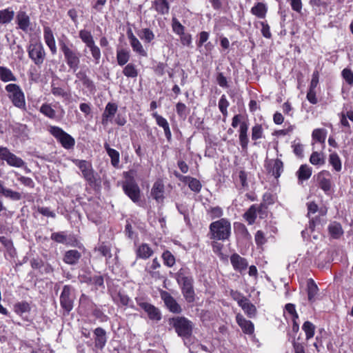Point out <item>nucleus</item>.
Returning a JSON list of instances; mask_svg holds the SVG:
<instances>
[{
    "instance_id": "60",
    "label": "nucleus",
    "mask_w": 353,
    "mask_h": 353,
    "mask_svg": "<svg viewBox=\"0 0 353 353\" xmlns=\"http://www.w3.org/2000/svg\"><path fill=\"white\" fill-rule=\"evenodd\" d=\"M263 137V128L261 125L256 124L252 129V139L257 140Z\"/></svg>"
},
{
    "instance_id": "33",
    "label": "nucleus",
    "mask_w": 353,
    "mask_h": 353,
    "mask_svg": "<svg viewBox=\"0 0 353 353\" xmlns=\"http://www.w3.org/2000/svg\"><path fill=\"white\" fill-rule=\"evenodd\" d=\"M267 11V6L261 2H258L251 9L252 14L259 19H264L266 16Z\"/></svg>"
},
{
    "instance_id": "29",
    "label": "nucleus",
    "mask_w": 353,
    "mask_h": 353,
    "mask_svg": "<svg viewBox=\"0 0 353 353\" xmlns=\"http://www.w3.org/2000/svg\"><path fill=\"white\" fill-rule=\"evenodd\" d=\"M0 80L2 82L7 83L17 81V78L10 68L6 66H0Z\"/></svg>"
},
{
    "instance_id": "26",
    "label": "nucleus",
    "mask_w": 353,
    "mask_h": 353,
    "mask_svg": "<svg viewBox=\"0 0 353 353\" xmlns=\"http://www.w3.org/2000/svg\"><path fill=\"white\" fill-rule=\"evenodd\" d=\"M175 176L178 177L180 180L188 182L189 188L191 190L199 192L201 189V184L199 180L194 178H192L190 176H183L179 174L176 173Z\"/></svg>"
},
{
    "instance_id": "36",
    "label": "nucleus",
    "mask_w": 353,
    "mask_h": 353,
    "mask_svg": "<svg viewBox=\"0 0 353 353\" xmlns=\"http://www.w3.org/2000/svg\"><path fill=\"white\" fill-rule=\"evenodd\" d=\"M104 148L108 154V156L111 159V164L113 167L117 168L119 163V153L114 149H112L110 147L109 144L105 143L104 144Z\"/></svg>"
},
{
    "instance_id": "55",
    "label": "nucleus",
    "mask_w": 353,
    "mask_h": 353,
    "mask_svg": "<svg viewBox=\"0 0 353 353\" xmlns=\"http://www.w3.org/2000/svg\"><path fill=\"white\" fill-rule=\"evenodd\" d=\"M114 301L117 303H120L122 305L127 306L129 304V302L130 301V298L128 295L119 292L114 297Z\"/></svg>"
},
{
    "instance_id": "63",
    "label": "nucleus",
    "mask_w": 353,
    "mask_h": 353,
    "mask_svg": "<svg viewBox=\"0 0 353 353\" xmlns=\"http://www.w3.org/2000/svg\"><path fill=\"white\" fill-rule=\"evenodd\" d=\"M259 23L261 26V31L262 35L267 39H270L272 34L270 32V26L268 23L266 21H261Z\"/></svg>"
},
{
    "instance_id": "22",
    "label": "nucleus",
    "mask_w": 353,
    "mask_h": 353,
    "mask_svg": "<svg viewBox=\"0 0 353 353\" xmlns=\"http://www.w3.org/2000/svg\"><path fill=\"white\" fill-rule=\"evenodd\" d=\"M164 185L163 182L160 180L157 181L151 190V194L154 199L156 200L157 202L161 203L163 202L164 199Z\"/></svg>"
},
{
    "instance_id": "23",
    "label": "nucleus",
    "mask_w": 353,
    "mask_h": 353,
    "mask_svg": "<svg viewBox=\"0 0 353 353\" xmlns=\"http://www.w3.org/2000/svg\"><path fill=\"white\" fill-rule=\"evenodd\" d=\"M327 230L330 238L334 239H340L344 233L341 224L337 221L330 222Z\"/></svg>"
},
{
    "instance_id": "37",
    "label": "nucleus",
    "mask_w": 353,
    "mask_h": 353,
    "mask_svg": "<svg viewBox=\"0 0 353 353\" xmlns=\"http://www.w3.org/2000/svg\"><path fill=\"white\" fill-rule=\"evenodd\" d=\"M50 239L58 243L65 245H69L71 242L70 238L67 236L65 232H53L50 236Z\"/></svg>"
},
{
    "instance_id": "30",
    "label": "nucleus",
    "mask_w": 353,
    "mask_h": 353,
    "mask_svg": "<svg viewBox=\"0 0 353 353\" xmlns=\"http://www.w3.org/2000/svg\"><path fill=\"white\" fill-rule=\"evenodd\" d=\"M312 168L306 164L301 165L297 170L296 174L298 177L299 181L302 182L309 179L312 175Z\"/></svg>"
},
{
    "instance_id": "59",
    "label": "nucleus",
    "mask_w": 353,
    "mask_h": 353,
    "mask_svg": "<svg viewBox=\"0 0 353 353\" xmlns=\"http://www.w3.org/2000/svg\"><path fill=\"white\" fill-rule=\"evenodd\" d=\"M341 74L343 79L347 82V83H348L350 85H353V72L350 69H343L341 72Z\"/></svg>"
},
{
    "instance_id": "41",
    "label": "nucleus",
    "mask_w": 353,
    "mask_h": 353,
    "mask_svg": "<svg viewBox=\"0 0 353 353\" xmlns=\"http://www.w3.org/2000/svg\"><path fill=\"white\" fill-rule=\"evenodd\" d=\"M315 328V325L310 321H307L303 323L302 329L305 334L306 340L308 341L314 336Z\"/></svg>"
},
{
    "instance_id": "40",
    "label": "nucleus",
    "mask_w": 353,
    "mask_h": 353,
    "mask_svg": "<svg viewBox=\"0 0 353 353\" xmlns=\"http://www.w3.org/2000/svg\"><path fill=\"white\" fill-rule=\"evenodd\" d=\"M39 112L51 119H54L57 117L55 110L52 108L51 105L48 103L42 104L40 107Z\"/></svg>"
},
{
    "instance_id": "42",
    "label": "nucleus",
    "mask_w": 353,
    "mask_h": 353,
    "mask_svg": "<svg viewBox=\"0 0 353 353\" xmlns=\"http://www.w3.org/2000/svg\"><path fill=\"white\" fill-rule=\"evenodd\" d=\"M0 243L5 247L10 256L13 257L15 255V249L11 239L6 236H0Z\"/></svg>"
},
{
    "instance_id": "51",
    "label": "nucleus",
    "mask_w": 353,
    "mask_h": 353,
    "mask_svg": "<svg viewBox=\"0 0 353 353\" xmlns=\"http://www.w3.org/2000/svg\"><path fill=\"white\" fill-rule=\"evenodd\" d=\"M310 162L312 165H323L325 163L323 154L318 152H314L310 156Z\"/></svg>"
},
{
    "instance_id": "19",
    "label": "nucleus",
    "mask_w": 353,
    "mask_h": 353,
    "mask_svg": "<svg viewBox=\"0 0 353 353\" xmlns=\"http://www.w3.org/2000/svg\"><path fill=\"white\" fill-rule=\"evenodd\" d=\"M230 262L234 270L242 272L248 266L247 260L238 254H233L230 256Z\"/></svg>"
},
{
    "instance_id": "56",
    "label": "nucleus",
    "mask_w": 353,
    "mask_h": 353,
    "mask_svg": "<svg viewBox=\"0 0 353 353\" xmlns=\"http://www.w3.org/2000/svg\"><path fill=\"white\" fill-rule=\"evenodd\" d=\"M3 196L13 201H19L21 199V194L20 192L14 191L9 188L6 189Z\"/></svg>"
},
{
    "instance_id": "45",
    "label": "nucleus",
    "mask_w": 353,
    "mask_h": 353,
    "mask_svg": "<svg viewBox=\"0 0 353 353\" xmlns=\"http://www.w3.org/2000/svg\"><path fill=\"white\" fill-rule=\"evenodd\" d=\"M181 292L188 303H193L195 301V292L193 286L182 288Z\"/></svg>"
},
{
    "instance_id": "28",
    "label": "nucleus",
    "mask_w": 353,
    "mask_h": 353,
    "mask_svg": "<svg viewBox=\"0 0 353 353\" xmlns=\"http://www.w3.org/2000/svg\"><path fill=\"white\" fill-rule=\"evenodd\" d=\"M248 124L247 122L243 121L240 124L239 128V141L243 149H246L248 144Z\"/></svg>"
},
{
    "instance_id": "44",
    "label": "nucleus",
    "mask_w": 353,
    "mask_h": 353,
    "mask_svg": "<svg viewBox=\"0 0 353 353\" xmlns=\"http://www.w3.org/2000/svg\"><path fill=\"white\" fill-rule=\"evenodd\" d=\"M79 35V38L85 44L87 47L95 43L91 32L86 30H80Z\"/></svg>"
},
{
    "instance_id": "53",
    "label": "nucleus",
    "mask_w": 353,
    "mask_h": 353,
    "mask_svg": "<svg viewBox=\"0 0 353 353\" xmlns=\"http://www.w3.org/2000/svg\"><path fill=\"white\" fill-rule=\"evenodd\" d=\"M172 28L173 32L178 35L183 34L185 32V27L176 17L172 19Z\"/></svg>"
},
{
    "instance_id": "39",
    "label": "nucleus",
    "mask_w": 353,
    "mask_h": 353,
    "mask_svg": "<svg viewBox=\"0 0 353 353\" xmlns=\"http://www.w3.org/2000/svg\"><path fill=\"white\" fill-rule=\"evenodd\" d=\"M14 16V12L10 8L0 10V23L5 24L10 23Z\"/></svg>"
},
{
    "instance_id": "58",
    "label": "nucleus",
    "mask_w": 353,
    "mask_h": 353,
    "mask_svg": "<svg viewBox=\"0 0 353 353\" xmlns=\"http://www.w3.org/2000/svg\"><path fill=\"white\" fill-rule=\"evenodd\" d=\"M161 265L157 258L152 260V264L149 268H146L147 272L152 276L154 277L159 275V272H154L156 269L160 268Z\"/></svg>"
},
{
    "instance_id": "10",
    "label": "nucleus",
    "mask_w": 353,
    "mask_h": 353,
    "mask_svg": "<svg viewBox=\"0 0 353 353\" xmlns=\"http://www.w3.org/2000/svg\"><path fill=\"white\" fill-rule=\"evenodd\" d=\"M74 296L72 286L65 285L60 295V304L61 307L69 313L73 308Z\"/></svg>"
},
{
    "instance_id": "31",
    "label": "nucleus",
    "mask_w": 353,
    "mask_h": 353,
    "mask_svg": "<svg viewBox=\"0 0 353 353\" xmlns=\"http://www.w3.org/2000/svg\"><path fill=\"white\" fill-rule=\"evenodd\" d=\"M152 7L161 14H168L170 10L169 3L167 0H154Z\"/></svg>"
},
{
    "instance_id": "2",
    "label": "nucleus",
    "mask_w": 353,
    "mask_h": 353,
    "mask_svg": "<svg viewBox=\"0 0 353 353\" xmlns=\"http://www.w3.org/2000/svg\"><path fill=\"white\" fill-rule=\"evenodd\" d=\"M209 229L211 239L225 241L231 235V224L227 219L222 218L211 223Z\"/></svg>"
},
{
    "instance_id": "6",
    "label": "nucleus",
    "mask_w": 353,
    "mask_h": 353,
    "mask_svg": "<svg viewBox=\"0 0 353 353\" xmlns=\"http://www.w3.org/2000/svg\"><path fill=\"white\" fill-rule=\"evenodd\" d=\"M49 132L65 149L70 150L74 148L75 145L74 139L62 128L57 126H50Z\"/></svg>"
},
{
    "instance_id": "7",
    "label": "nucleus",
    "mask_w": 353,
    "mask_h": 353,
    "mask_svg": "<svg viewBox=\"0 0 353 353\" xmlns=\"http://www.w3.org/2000/svg\"><path fill=\"white\" fill-rule=\"evenodd\" d=\"M130 172L125 173L127 179L123 183V190L133 202L137 203L140 200V188L133 176H130Z\"/></svg>"
},
{
    "instance_id": "14",
    "label": "nucleus",
    "mask_w": 353,
    "mask_h": 353,
    "mask_svg": "<svg viewBox=\"0 0 353 353\" xmlns=\"http://www.w3.org/2000/svg\"><path fill=\"white\" fill-rule=\"evenodd\" d=\"M234 299L237 300L239 305L250 317H254L256 312V307L251 303L248 299L237 294L236 296H234Z\"/></svg>"
},
{
    "instance_id": "12",
    "label": "nucleus",
    "mask_w": 353,
    "mask_h": 353,
    "mask_svg": "<svg viewBox=\"0 0 353 353\" xmlns=\"http://www.w3.org/2000/svg\"><path fill=\"white\" fill-rule=\"evenodd\" d=\"M318 186L326 194H329L332 188V176L329 171L323 170L316 176Z\"/></svg>"
},
{
    "instance_id": "16",
    "label": "nucleus",
    "mask_w": 353,
    "mask_h": 353,
    "mask_svg": "<svg viewBox=\"0 0 353 353\" xmlns=\"http://www.w3.org/2000/svg\"><path fill=\"white\" fill-rule=\"evenodd\" d=\"M117 110L118 106L116 103L109 102L106 104L101 117V123L103 125H106L109 121H112Z\"/></svg>"
},
{
    "instance_id": "48",
    "label": "nucleus",
    "mask_w": 353,
    "mask_h": 353,
    "mask_svg": "<svg viewBox=\"0 0 353 353\" xmlns=\"http://www.w3.org/2000/svg\"><path fill=\"white\" fill-rule=\"evenodd\" d=\"M219 109L222 114L226 117L228 116V108L230 105V103L228 101L225 94H223L219 101Z\"/></svg>"
},
{
    "instance_id": "18",
    "label": "nucleus",
    "mask_w": 353,
    "mask_h": 353,
    "mask_svg": "<svg viewBox=\"0 0 353 353\" xmlns=\"http://www.w3.org/2000/svg\"><path fill=\"white\" fill-rule=\"evenodd\" d=\"M43 39L52 54H56L57 52V48L55 39L51 28L48 26H45L43 28Z\"/></svg>"
},
{
    "instance_id": "13",
    "label": "nucleus",
    "mask_w": 353,
    "mask_h": 353,
    "mask_svg": "<svg viewBox=\"0 0 353 353\" xmlns=\"http://www.w3.org/2000/svg\"><path fill=\"white\" fill-rule=\"evenodd\" d=\"M161 298L163 301L168 309L173 313L179 314L182 309L176 301L166 291L161 292Z\"/></svg>"
},
{
    "instance_id": "43",
    "label": "nucleus",
    "mask_w": 353,
    "mask_h": 353,
    "mask_svg": "<svg viewBox=\"0 0 353 353\" xmlns=\"http://www.w3.org/2000/svg\"><path fill=\"white\" fill-rule=\"evenodd\" d=\"M123 74L128 78H136L138 76V70L134 63H128L123 70Z\"/></svg>"
},
{
    "instance_id": "9",
    "label": "nucleus",
    "mask_w": 353,
    "mask_h": 353,
    "mask_svg": "<svg viewBox=\"0 0 353 353\" xmlns=\"http://www.w3.org/2000/svg\"><path fill=\"white\" fill-rule=\"evenodd\" d=\"M28 52L30 59L32 60L34 64L40 65L43 63L46 52L41 43H30L28 47Z\"/></svg>"
},
{
    "instance_id": "61",
    "label": "nucleus",
    "mask_w": 353,
    "mask_h": 353,
    "mask_svg": "<svg viewBox=\"0 0 353 353\" xmlns=\"http://www.w3.org/2000/svg\"><path fill=\"white\" fill-rule=\"evenodd\" d=\"M177 283L181 285V288L191 287L193 286L194 279L192 275H191L183 279L182 278L181 279L177 281Z\"/></svg>"
},
{
    "instance_id": "64",
    "label": "nucleus",
    "mask_w": 353,
    "mask_h": 353,
    "mask_svg": "<svg viewBox=\"0 0 353 353\" xmlns=\"http://www.w3.org/2000/svg\"><path fill=\"white\" fill-rule=\"evenodd\" d=\"M15 311L17 313H24L30 310V305L26 302L18 303L14 305Z\"/></svg>"
},
{
    "instance_id": "34",
    "label": "nucleus",
    "mask_w": 353,
    "mask_h": 353,
    "mask_svg": "<svg viewBox=\"0 0 353 353\" xmlns=\"http://www.w3.org/2000/svg\"><path fill=\"white\" fill-rule=\"evenodd\" d=\"M318 291L319 288L314 281L312 279H309L307 283V292L308 301L310 303L315 301Z\"/></svg>"
},
{
    "instance_id": "54",
    "label": "nucleus",
    "mask_w": 353,
    "mask_h": 353,
    "mask_svg": "<svg viewBox=\"0 0 353 353\" xmlns=\"http://www.w3.org/2000/svg\"><path fill=\"white\" fill-rule=\"evenodd\" d=\"M325 130L324 129H315L312 132L313 139L322 143H325Z\"/></svg>"
},
{
    "instance_id": "8",
    "label": "nucleus",
    "mask_w": 353,
    "mask_h": 353,
    "mask_svg": "<svg viewBox=\"0 0 353 353\" xmlns=\"http://www.w3.org/2000/svg\"><path fill=\"white\" fill-rule=\"evenodd\" d=\"M72 161L79 168L81 172L82 176L88 182V183L93 184L95 183V172L90 162L77 159H72Z\"/></svg>"
},
{
    "instance_id": "50",
    "label": "nucleus",
    "mask_w": 353,
    "mask_h": 353,
    "mask_svg": "<svg viewBox=\"0 0 353 353\" xmlns=\"http://www.w3.org/2000/svg\"><path fill=\"white\" fill-rule=\"evenodd\" d=\"M141 39L143 40L146 43H150L154 39V34L149 28H143L139 34Z\"/></svg>"
},
{
    "instance_id": "20",
    "label": "nucleus",
    "mask_w": 353,
    "mask_h": 353,
    "mask_svg": "<svg viewBox=\"0 0 353 353\" xmlns=\"http://www.w3.org/2000/svg\"><path fill=\"white\" fill-rule=\"evenodd\" d=\"M16 22L19 28L27 32L30 30V20L29 16L24 11H19L16 17Z\"/></svg>"
},
{
    "instance_id": "1",
    "label": "nucleus",
    "mask_w": 353,
    "mask_h": 353,
    "mask_svg": "<svg viewBox=\"0 0 353 353\" xmlns=\"http://www.w3.org/2000/svg\"><path fill=\"white\" fill-rule=\"evenodd\" d=\"M60 50L64 55L65 62L68 67L76 72L80 63V53L77 50H73V44L70 43L65 38L59 39Z\"/></svg>"
},
{
    "instance_id": "27",
    "label": "nucleus",
    "mask_w": 353,
    "mask_h": 353,
    "mask_svg": "<svg viewBox=\"0 0 353 353\" xmlns=\"http://www.w3.org/2000/svg\"><path fill=\"white\" fill-rule=\"evenodd\" d=\"M81 256V253L76 250H70L65 252L63 256V261L69 265H75L78 263Z\"/></svg>"
},
{
    "instance_id": "32",
    "label": "nucleus",
    "mask_w": 353,
    "mask_h": 353,
    "mask_svg": "<svg viewBox=\"0 0 353 353\" xmlns=\"http://www.w3.org/2000/svg\"><path fill=\"white\" fill-rule=\"evenodd\" d=\"M153 252L152 249L147 243L141 244L136 251L137 257L143 259L150 258Z\"/></svg>"
},
{
    "instance_id": "3",
    "label": "nucleus",
    "mask_w": 353,
    "mask_h": 353,
    "mask_svg": "<svg viewBox=\"0 0 353 353\" xmlns=\"http://www.w3.org/2000/svg\"><path fill=\"white\" fill-rule=\"evenodd\" d=\"M171 323L177 334L183 339H189L193 330V323L183 316L172 318Z\"/></svg>"
},
{
    "instance_id": "52",
    "label": "nucleus",
    "mask_w": 353,
    "mask_h": 353,
    "mask_svg": "<svg viewBox=\"0 0 353 353\" xmlns=\"http://www.w3.org/2000/svg\"><path fill=\"white\" fill-rule=\"evenodd\" d=\"M163 263L168 267H172L175 264V258L170 251H165L162 254Z\"/></svg>"
},
{
    "instance_id": "11",
    "label": "nucleus",
    "mask_w": 353,
    "mask_h": 353,
    "mask_svg": "<svg viewBox=\"0 0 353 353\" xmlns=\"http://www.w3.org/2000/svg\"><path fill=\"white\" fill-rule=\"evenodd\" d=\"M136 300L138 305L147 313L150 320L158 322L161 319V313L157 307L144 301L142 299H136Z\"/></svg>"
},
{
    "instance_id": "57",
    "label": "nucleus",
    "mask_w": 353,
    "mask_h": 353,
    "mask_svg": "<svg viewBox=\"0 0 353 353\" xmlns=\"http://www.w3.org/2000/svg\"><path fill=\"white\" fill-rule=\"evenodd\" d=\"M83 281L88 282L97 287L103 286V278L101 276H94L92 277L85 278Z\"/></svg>"
},
{
    "instance_id": "5",
    "label": "nucleus",
    "mask_w": 353,
    "mask_h": 353,
    "mask_svg": "<svg viewBox=\"0 0 353 353\" xmlns=\"http://www.w3.org/2000/svg\"><path fill=\"white\" fill-rule=\"evenodd\" d=\"M0 159L10 167L25 168L27 172H30L26 162L21 157L12 153L7 147H0Z\"/></svg>"
},
{
    "instance_id": "49",
    "label": "nucleus",
    "mask_w": 353,
    "mask_h": 353,
    "mask_svg": "<svg viewBox=\"0 0 353 353\" xmlns=\"http://www.w3.org/2000/svg\"><path fill=\"white\" fill-rule=\"evenodd\" d=\"M88 48L90 51L95 64H99L101 57L99 48L95 44V43L94 44L90 45V46H88Z\"/></svg>"
},
{
    "instance_id": "21",
    "label": "nucleus",
    "mask_w": 353,
    "mask_h": 353,
    "mask_svg": "<svg viewBox=\"0 0 353 353\" xmlns=\"http://www.w3.org/2000/svg\"><path fill=\"white\" fill-rule=\"evenodd\" d=\"M238 325L241 327L243 332L246 334H252L254 331V324L252 321L245 319L241 314H238L236 316Z\"/></svg>"
},
{
    "instance_id": "47",
    "label": "nucleus",
    "mask_w": 353,
    "mask_h": 353,
    "mask_svg": "<svg viewBox=\"0 0 353 353\" xmlns=\"http://www.w3.org/2000/svg\"><path fill=\"white\" fill-rule=\"evenodd\" d=\"M329 163L336 172L341 170V161L339 155L336 152H333L330 154Z\"/></svg>"
},
{
    "instance_id": "4",
    "label": "nucleus",
    "mask_w": 353,
    "mask_h": 353,
    "mask_svg": "<svg viewBox=\"0 0 353 353\" xmlns=\"http://www.w3.org/2000/svg\"><path fill=\"white\" fill-rule=\"evenodd\" d=\"M5 90L8 92V98L15 107L20 109H25V95L19 85L16 83H9L6 85Z\"/></svg>"
},
{
    "instance_id": "38",
    "label": "nucleus",
    "mask_w": 353,
    "mask_h": 353,
    "mask_svg": "<svg viewBox=\"0 0 353 353\" xmlns=\"http://www.w3.org/2000/svg\"><path fill=\"white\" fill-rule=\"evenodd\" d=\"M130 58V51L125 49L117 50V61L119 65L123 66L125 65L129 61Z\"/></svg>"
},
{
    "instance_id": "17",
    "label": "nucleus",
    "mask_w": 353,
    "mask_h": 353,
    "mask_svg": "<svg viewBox=\"0 0 353 353\" xmlns=\"http://www.w3.org/2000/svg\"><path fill=\"white\" fill-rule=\"evenodd\" d=\"M267 169L275 178H279L283 171V163L279 159H270L267 161Z\"/></svg>"
},
{
    "instance_id": "24",
    "label": "nucleus",
    "mask_w": 353,
    "mask_h": 353,
    "mask_svg": "<svg viewBox=\"0 0 353 353\" xmlns=\"http://www.w3.org/2000/svg\"><path fill=\"white\" fill-rule=\"evenodd\" d=\"M95 335L94 344L95 347L101 350L104 347L107 342L106 332L102 327H97L94 330Z\"/></svg>"
},
{
    "instance_id": "46",
    "label": "nucleus",
    "mask_w": 353,
    "mask_h": 353,
    "mask_svg": "<svg viewBox=\"0 0 353 353\" xmlns=\"http://www.w3.org/2000/svg\"><path fill=\"white\" fill-rule=\"evenodd\" d=\"M256 211L257 208L255 205H252L250 208L247 210V212L244 214V218L248 222L250 225H252L254 223L255 219L256 218Z\"/></svg>"
},
{
    "instance_id": "35",
    "label": "nucleus",
    "mask_w": 353,
    "mask_h": 353,
    "mask_svg": "<svg viewBox=\"0 0 353 353\" xmlns=\"http://www.w3.org/2000/svg\"><path fill=\"white\" fill-rule=\"evenodd\" d=\"M77 78L89 90H94L95 86L93 81L87 76L83 71H79L76 74Z\"/></svg>"
},
{
    "instance_id": "25",
    "label": "nucleus",
    "mask_w": 353,
    "mask_h": 353,
    "mask_svg": "<svg viewBox=\"0 0 353 353\" xmlns=\"http://www.w3.org/2000/svg\"><path fill=\"white\" fill-rule=\"evenodd\" d=\"M152 117L156 119L157 125L163 128L167 139L170 140L172 137V133L168 121L162 116L158 114L157 112H154Z\"/></svg>"
},
{
    "instance_id": "62",
    "label": "nucleus",
    "mask_w": 353,
    "mask_h": 353,
    "mask_svg": "<svg viewBox=\"0 0 353 353\" xmlns=\"http://www.w3.org/2000/svg\"><path fill=\"white\" fill-rule=\"evenodd\" d=\"M192 275L190 270L188 268L183 267L181 268L178 272L176 274V281L181 279L182 278H185L187 276H190Z\"/></svg>"
},
{
    "instance_id": "15",
    "label": "nucleus",
    "mask_w": 353,
    "mask_h": 353,
    "mask_svg": "<svg viewBox=\"0 0 353 353\" xmlns=\"http://www.w3.org/2000/svg\"><path fill=\"white\" fill-rule=\"evenodd\" d=\"M127 34L132 50L139 56L146 57L148 56L147 51L144 49L139 40L134 35L132 30L128 31Z\"/></svg>"
}]
</instances>
